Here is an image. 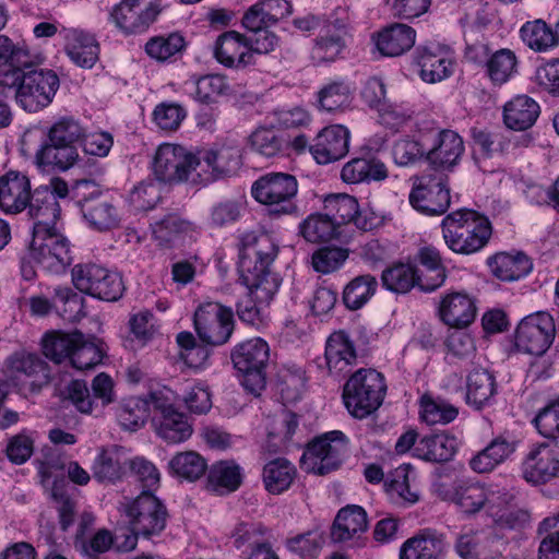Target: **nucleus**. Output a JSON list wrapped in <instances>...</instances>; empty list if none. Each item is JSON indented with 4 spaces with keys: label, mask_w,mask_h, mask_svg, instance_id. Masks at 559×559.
Returning <instances> with one entry per match:
<instances>
[{
    "label": "nucleus",
    "mask_w": 559,
    "mask_h": 559,
    "mask_svg": "<svg viewBox=\"0 0 559 559\" xmlns=\"http://www.w3.org/2000/svg\"><path fill=\"white\" fill-rule=\"evenodd\" d=\"M284 545L290 554L301 559H316L322 550L324 537L318 530H310L286 538Z\"/></svg>",
    "instance_id": "bf43d9fd"
},
{
    "label": "nucleus",
    "mask_w": 559,
    "mask_h": 559,
    "mask_svg": "<svg viewBox=\"0 0 559 559\" xmlns=\"http://www.w3.org/2000/svg\"><path fill=\"white\" fill-rule=\"evenodd\" d=\"M438 312L444 324L463 329L476 318V301L466 293L453 292L440 300Z\"/></svg>",
    "instance_id": "393cba45"
},
{
    "label": "nucleus",
    "mask_w": 559,
    "mask_h": 559,
    "mask_svg": "<svg viewBox=\"0 0 559 559\" xmlns=\"http://www.w3.org/2000/svg\"><path fill=\"white\" fill-rule=\"evenodd\" d=\"M152 236L159 246H169L182 234L194 229L193 223L178 213H168L151 225Z\"/></svg>",
    "instance_id": "3c124183"
},
{
    "label": "nucleus",
    "mask_w": 559,
    "mask_h": 559,
    "mask_svg": "<svg viewBox=\"0 0 559 559\" xmlns=\"http://www.w3.org/2000/svg\"><path fill=\"white\" fill-rule=\"evenodd\" d=\"M55 308L67 321L74 322L84 317V298L70 287L55 288Z\"/></svg>",
    "instance_id": "69168bd1"
},
{
    "label": "nucleus",
    "mask_w": 559,
    "mask_h": 559,
    "mask_svg": "<svg viewBox=\"0 0 559 559\" xmlns=\"http://www.w3.org/2000/svg\"><path fill=\"white\" fill-rule=\"evenodd\" d=\"M556 334L552 317L536 312L523 318L515 331V346L519 350L542 356L550 347Z\"/></svg>",
    "instance_id": "4468645a"
},
{
    "label": "nucleus",
    "mask_w": 559,
    "mask_h": 559,
    "mask_svg": "<svg viewBox=\"0 0 559 559\" xmlns=\"http://www.w3.org/2000/svg\"><path fill=\"white\" fill-rule=\"evenodd\" d=\"M193 326L204 345L221 346L227 343L234 331V313L218 302H204L193 314Z\"/></svg>",
    "instance_id": "9b49d317"
},
{
    "label": "nucleus",
    "mask_w": 559,
    "mask_h": 559,
    "mask_svg": "<svg viewBox=\"0 0 559 559\" xmlns=\"http://www.w3.org/2000/svg\"><path fill=\"white\" fill-rule=\"evenodd\" d=\"M318 100L320 107L326 111H344L350 107L353 92L343 81L331 82L320 90Z\"/></svg>",
    "instance_id": "052dcab7"
},
{
    "label": "nucleus",
    "mask_w": 559,
    "mask_h": 559,
    "mask_svg": "<svg viewBox=\"0 0 559 559\" xmlns=\"http://www.w3.org/2000/svg\"><path fill=\"white\" fill-rule=\"evenodd\" d=\"M466 402L477 409L488 404L496 394L495 377L485 369L472 371L467 377Z\"/></svg>",
    "instance_id": "09e8293b"
},
{
    "label": "nucleus",
    "mask_w": 559,
    "mask_h": 559,
    "mask_svg": "<svg viewBox=\"0 0 559 559\" xmlns=\"http://www.w3.org/2000/svg\"><path fill=\"white\" fill-rule=\"evenodd\" d=\"M540 108L535 99L527 95H518L503 107L504 124L515 131L533 127L539 117Z\"/></svg>",
    "instance_id": "2f4dec72"
},
{
    "label": "nucleus",
    "mask_w": 559,
    "mask_h": 559,
    "mask_svg": "<svg viewBox=\"0 0 559 559\" xmlns=\"http://www.w3.org/2000/svg\"><path fill=\"white\" fill-rule=\"evenodd\" d=\"M29 257L55 273L63 271L72 261L69 241L58 231L56 225L33 227Z\"/></svg>",
    "instance_id": "1a4fd4ad"
},
{
    "label": "nucleus",
    "mask_w": 559,
    "mask_h": 559,
    "mask_svg": "<svg viewBox=\"0 0 559 559\" xmlns=\"http://www.w3.org/2000/svg\"><path fill=\"white\" fill-rule=\"evenodd\" d=\"M385 394L384 376L376 369L361 368L345 382L342 399L353 417L364 419L382 405Z\"/></svg>",
    "instance_id": "20e7f679"
},
{
    "label": "nucleus",
    "mask_w": 559,
    "mask_h": 559,
    "mask_svg": "<svg viewBox=\"0 0 559 559\" xmlns=\"http://www.w3.org/2000/svg\"><path fill=\"white\" fill-rule=\"evenodd\" d=\"M377 278L370 274L353 278L343 290V302L349 310L360 309L376 293Z\"/></svg>",
    "instance_id": "13d9d810"
},
{
    "label": "nucleus",
    "mask_w": 559,
    "mask_h": 559,
    "mask_svg": "<svg viewBox=\"0 0 559 559\" xmlns=\"http://www.w3.org/2000/svg\"><path fill=\"white\" fill-rule=\"evenodd\" d=\"M214 58L226 68L243 69L254 63L246 43V35L236 31L221 34L213 48Z\"/></svg>",
    "instance_id": "b1692460"
},
{
    "label": "nucleus",
    "mask_w": 559,
    "mask_h": 559,
    "mask_svg": "<svg viewBox=\"0 0 559 559\" xmlns=\"http://www.w3.org/2000/svg\"><path fill=\"white\" fill-rule=\"evenodd\" d=\"M169 472L182 479L195 481L207 471V463L195 451L179 452L168 462Z\"/></svg>",
    "instance_id": "603ef678"
},
{
    "label": "nucleus",
    "mask_w": 559,
    "mask_h": 559,
    "mask_svg": "<svg viewBox=\"0 0 559 559\" xmlns=\"http://www.w3.org/2000/svg\"><path fill=\"white\" fill-rule=\"evenodd\" d=\"M348 440L340 430L330 431L311 441L300 463L307 473L326 475L338 469L347 454Z\"/></svg>",
    "instance_id": "6e6552de"
},
{
    "label": "nucleus",
    "mask_w": 559,
    "mask_h": 559,
    "mask_svg": "<svg viewBox=\"0 0 559 559\" xmlns=\"http://www.w3.org/2000/svg\"><path fill=\"white\" fill-rule=\"evenodd\" d=\"M298 234L307 242L321 243L336 238L338 230L329 214L312 213L299 224Z\"/></svg>",
    "instance_id": "a18cd8bd"
},
{
    "label": "nucleus",
    "mask_w": 559,
    "mask_h": 559,
    "mask_svg": "<svg viewBox=\"0 0 559 559\" xmlns=\"http://www.w3.org/2000/svg\"><path fill=\"white\" fill-rule=\"evenodd\" d=\"M150 416V404L146 400L130 396L123 399L117 407V417L124 430L140 429Z\"/></svg>",
    "instance_id": "6e6d98bb"
},
{
    "label": "nucleus",
    "mask_w": 559,
    "mask_h": 559,
    "mask_svg": "<svg viewBox=\"0 0 559 559\" xmlns=\"http://www.w3.org/2000/svg\"><path fill=\"white\" fill-rule=\"evenodd\" d=\"M381 281L388 290L406 294L415 286L420 289L421 278L414 265L400 262L386 267L382 272Z\"/></svg>",
    "instance_id": "49530a36"
},
{
    "label": "nucleus",
    "mask_w": 559,
    "mask_h": 559,
    "mask_svg": "<svg viewBox=\"0 0 559 559\" xmlns=\"http://www.w3.org/2000/svg\"><path fill=\"white\" fill-rule=\"evenodd\" d=\"M515 451V444L506 438H495L485 449L469 461L471 468L476 473H489L504 462Z\"/></svg>",
    "instance_id": "a19ab883"
},
{
    "label": "nucleus",
    "mask_w": 559,
    "mask_h": 559,
    "mask_svg": "<svg viewBox=\"0 0 559 559\" xmlns=\"http://www.w3.org/2000/svg\"><path fill=\"white\" fill-rule=\"evenodd\" d=\"M487 264L491 273L501 281H516L532 270V262L523 253L499 252L488 258Z\"/></svg>",
    "instance_id": "e433bc0d"
},
{
    "label": "nucleus",
    "mask_w": 559,
    "mask_h": 559,
    "mask_svg": "<svg viewBox=\"0 0 559 559\" xmlns=\"http://www.w3.org/2000/svg\"><path fill=\"white\" fill-rule=\"evenodd\" d=\"M416 41V31L403 23H392L376 36V47L382 56L399 57L411 50Z\"/></svg>",
    "instance_id": "cd10ccee"
},
{
    "label": "nucleus",
    "mask_w": 559,
    "mask_h": 559,
    "mask_svg": "<svg viewBox=\"0 0 559 559\" xmlns=\"http://www.w3.org/2000/svg\"><path fill=\"white\" fill-rule=\"evenodd\" d=\"M456 451L455 438L447 435L423 437L414 449L415 456L433 463L450 461Z\"/></svg>",
    "instance_id": "58836bf2"
},
{
    "label": "nucleus",
    "mask_w": 559,
    "mask_h": 559,
    "mask_svg": "<svg viewBox=\"0 0 559 559\" xmlns=\"http://www.w3.org/2000/svg\"><path fill=\"white\" fill-rule=\"evenodd\" d=\"M485 66L490 81L502 85L518 73L519 60L513 50L501 48L488 57Z\"/></svg>",
    "instance_id": "8fccbe9b"
},
{
    "label": "nucleus",
    "mask_w": 559,
    "mask_h": 559,
    "mask_svg": "<svg viewBox=\"0 0 559 559\" xmlns=\"http://www.w3.org/2000/svg\"><path fill=\"white\" fill-rule=\"evenodd\" d=\"M349 131L342 124H331L323 128L309 145V151L316 162L326 165L345 157L349 151Z\"/></svg>",
    "instance_id": "aec40b11"
},
{
    "label": "nucleus",
    "mask_w": 559,
    "mask_h": 559,
    "mask_svg": "<svg viewBox=\"0 0 559 559\" xmlns=\"http://www.w3.org/2000/svg\"><path fill=\"white\" fill-rule=\"evenodd\" d=\"M186 46L183 36L171 33L168 36H156L145 44V51L158 61H165L180 52Z\"/></svg>",
    "instance_id": "774afa93"
},
{
    "label": "nucleus",
    "mask_w": 559,
    "mask_h": 559,
    "mask_svg": "<svg viewBox=\"0 0 559 559\" xmlns=\"http://www.w3.org/2000/svg\"><path fill=\"white\" fill-rule=\"evenodd\" d=\"M84 136V127L73 117H60L47 130V141L79 144Z\"/></svg>",
    "instance_id": "338daca9"
},
{
    "label": "nucleus",
    "mask_w": 559,
    "mask_h": 559,
    "mask_svg": "<svg viewBox=\"0 0 559 559\" xmlns=\"http://www.w3.org/2000/svg\"><path fill=\"white\" fill-rule=\"evenodd\" d=\"M342 28H331L329 25L324 33H320L311 48V59L321 64L335 61L344 50L346 44Z\"/></svg>",
    "instance_id": "c03bdc74"
},
{
    "label": "nucleus",
    "mask_w": 559,
    "mask_h": 559,
    "mask_svg": "<svg viewBox=\"0 0 559 559\" xmlns=\"http://www.w3.org/2000/svg\"><path fill=\"white\" fill-rule=\"evenodd\" d=\"M64 50L79 67L91 69L99 58V44L96 38L82 31L70 29L64 35Z\"/></svg>",
    "instance_id": "7c9ffc66"
},
{
    "label": "nucleus",
    "mask_w": 559,
    "mask_h": 559,
    "mask_svg": "<svg viewBox=\"0 0 559 559\" xmlns=\"http://www.w3.org/2000/svg\"><path fill=\"white\" fill-rule=\"evenodd\" d=\"M153 173L157 180L165 183L188 181L198 171L197 154L181 145L160 144L153 158Z\"/></svg>",
    "instance_id": "f8f14e48"
},
{
    "label": "nucleus",
    "mask_w": 559,
    "mask_h": 559,
    "mask_svg": "<svg viewBox=\"0 0 559 559\" xmlns=\"http://www.w3.org/2000/svg\"><path fill=\"white\" fill-rule=\"evenodd\" d=\"M230 358L234 368L242 376L245 390L259 396L266 386V367L270 360V346L261 337H254L237 344Z\"/></svg>",
    "instance_id": "39448f33"
},
{
    "label": "nucleus",
    "mask_w": 559,
    "mask_h": 559,
    "mask_svg": "<svg viewBox=\"0 0 559 559\" xmlns=\"http://www.w3.org/2000/svg\"><path fill=\"white\" fill-rule=\"evenodd\" d=\"M443 554L442 536L425 533L405 540L400 548L399 559H442Z\"/></svg>",
    "instance_id": "f704fd0d"
},
{
    "label": "nucleus",
    "mask_w": 559,
    "mask_h": 559,
    "mask_svg": "<svg viewBox=\"0 0 559 559\" xmlns=\"http://www.w3.org/2000/svg\"><path fill=\"white\" fill-rule=\"evenodd\" d=\"M8 369L11 378L31 392L39 391L50 381L47 362L35 354H13L8 358Z\"/></svg>",
    "instance_id": "6ab92c4d"
},
{
    "label": "nucleus",
    "mask_w": 559,
    "mask_h": 559,
    "mask_svg": "<svg viewBox=\"0 0 559 559\" xmlns=\"http://www.w3.org/2000/svg\"><path fill=\"white\" fill-rule=\"evenodd\" d=\"M26 209L34 219L33 227H47L56 225L60 217V206L53 192L47 187H38L31 192Z\"/></svg>",
    "instance_id": "72a5a7b5"
},
{
    "label": "nucleus",
    "mask_w": 559,
    "mask_h": 559,
    "mask_svg": "<svg viewBox=\"0 0 559 559\" xmlns=\"http://www.w3.org/2000/svg\"><path fill=\"white\" fill-rule=\"evenodd\" d=\"M453 501L466 514H475L486 509L490 514H497L502 504L501 495L492 488L478 483H462L455 487Z\"/></svg>",
    "instance_id": "4be33fe9"
},
{
    "label": "nucleus",
    "mask_w": 559,
    "mask_h": 559,
    "mask_svg": "<svg viewBox=\"0 0 559 559\" xmlns=\"http://www.w3.org/2000/svg\"><path fill=\"white\" fill-rule=\"evenodd\" d=\"M416 62L420 68L421 80L430 84L447 79L453 71V63L449 58L426 48L418 50Z\"/></svg>",
    "instance_id": "de8ad7c7"
},
{
    "label": "nucleus",
    "mask_w": 559,
    "mask_h": 559,
    "mask_svg": "<svg viewBox=\"0 0 559 559\" xmlns=\"http://www.w3.org/2000/svg\"><path fill=\"white\" fill-rule=\"evenodd\" d=\"M413 474V468L407 464L396 467L384 481L386 492L396 495L407 503H416L419 500V491L412 485Z\"/></svg>",
    "instance_id": "4d7b16f0"
},
{
    "label": "nucleus",
    "mask_w": 559,
    "mask_h": 559,
    "mask_svg": "<svg viewBox=\"0 0 559 559\" xmlns=\"http://www.w3.org/2000/svg\"><path fill=\"white\" fill-rule=\"evenodd\" d=\"M306 373L297 366H285L277 374V389L284 401L293 403L301 397L306 386Z\"/></svg>",
    "instance_id": "680f3d73"
},
{
    "label": "nucleus",
    "mask_w": 559,
    "mask_h": 559,
    "mask_svg": "<svg viewBox=\"0 0 559 559\" xmlns=\"http://www.w3.org/2000/svg\"><path fill=\"white\" fill-rule=\"evenodd\" d=\"M31 195L29 179L17 171H8L0 177V207L11 214L24 211Z\"/></svg>",
    "instance_id": "bb28decb"
},
{
    "label": "nucleus",
    "mask_w": 559,
    "mask_h": 559,
    "mask_svg": "<svg viewBox=\"0 0 559 559\" xmlns=\"http://www.w3.org/2000/svg\"><path fill=\"white\" fill-rule=\"evenodd\" d=\"M445 245L454 253L473 254L489 241L492 227L485 215L469 209L449 213L441 223Z\"/></svg>",
    "instance_id": "7ed1b4c3"
},
{
    "label": "nucleus",
    "mask_w": 559,
    "mask_h": 559,
    "mask_svg": "<svg viewBox=\"0 0 559 559\" xmlns=\"http://www.w3.org/2000/svg\"><path fill=\"white\" fill-rule=\"evenodd\" d=\"M426 159L436 173L451 171L464 153V142L453 130H439L433 144L426 151Z\"/></svg>",
    "instance_id": "412c9836"
},
{
    "label": "nucleus",
    "mask_w": 559,
    "mask_h": 559,
    "mask_svg": "<svg viewBox=\"0 0 559 559\" xmlns=\"http://www.w3.org/2000/svg\"><path fill=\"white\" fill-rule=\"evenodd\" d=\"M162 12L158 0H121L110 12V20L126 35L144 33Z\"/></svg>",
    "instance_id": "2eb2a0df"
},
{
    "label": "nucleus",
    "mask_w": 559,
    "mask_h": 559,
    "mask_svg": "<svg viewBox=\"0 0 559 559\" xmlns=\"http://www.w3.org/2000/svg\"><path fill=\"white\" fill-rule=\"evenodd\" d=\"M368 527L366 510L357 504H347L337 511L330 528V538L335 544L362 547L366 544L365 534Z\"/></svg>",
    "instance_id": "f3484780"
},
{
    "label": "nucleus",
    "mask_w": 559,
    "mask_h": 559,
    "mask_svg": "<svg viewBox=\"0 0 559 559\" xmlns=\"http://www.w3.org/2000/svg\"><path fill=\"white\" fill-rule=\"evenodd\" d=\"M198 171L193 182L207 185L236 173L241 166L239 150L223 146L217 150H202L197 153Z\"/></svg>",
    "instance_id": "a211bd4d"
},
{
    "label": "nucleus",
    "mask_w": 559,
    "mask_h": 559,
    "mask_svg": "<svg viewBox=\"0 0 559 559\" xmlns=\"http://www.w3.org/2000/svg\"><path fill=\"white\" fill-rule=\"evenodd\" d=\"M503 546L500 538L474 531L460 534L455 542L456 554L462 559H501Z\"/></svg>",
    "instance_id": "a878e982"
},
{
    "label": "nucleus",
    "mask_w": 559,
    "mask_h": 559,
    "mask_svg": "<svg viewBox=\"0 0 559 559\" xmlns=\"http://www.w3.org/2000/svg\"><path fill=\"white\" fill-rule=\"evenodd\" d=\"M522 474L527 483L546 484L559 476V441L534 444L522 463Z\"/></svg>",
    "instance_id": "dca6fc26"
},
{
    "label": "nucleus",
    "mask_w": 559,
    "mask_h": 559,
    "mask_svg": "<svg viewBox=\"0 0 559 559\" xmlns=\"http://www.w3.org/2000/svg\"><path fill=\"white\" fill-rule=\"evenodd\" d=\"M84 218L97 230H107L118 225V214L115 206L100 192L79 201Z\"/></svg>",
    "instance_id": "473e14b6"
},
{
    "label": "nucleus",
    "mask_w": 559,
    "mask_h": 559,
    "mask_svg": "<svg viewBox=\"0 0 559 559\" xmlns=\"http://www.w3.org/2000/svg\"><path fill=\"white\" fill-rule=\"evenodd\" d=\"M58 88V75L52 70L35 67L28 55L25 66H19L15 71L4 74L0 94L11 93L21 108L37 112L52 102Z\"/></svg>",
    "instance_id": "f03ea898"
},
{
    "label": "nucleus",
    "mask_w": 559,
    "mask_h": 559,
    "mask_svg": "<svg viewBox=\"0 0 559 559\" xmlns=\"http://www.w3.org/2000/svg\"><path fill=\"white\" fill-rule=\"evenodd\" d=\"M520 36L523 43L536 52H546L556 47L554 29L540 19L524 23Z\"/></svg>",
    "instance_id": "864d4df0"
},
{
    "label": "nucleus",
    "mask_w": 559,
    "mask_h": 559,
    "mask_svg": "<svg viewBox=\"0 0 559 559\" xmlns=\"http://www.w3.org/2000/svg\"><path fill=\"white\" fill-rule=\"evenodd\" d=\"M341 177L347 183L381 181L388 178V169L377 158H354L343 166Z\"/></svg>",
    "instance_id": "79ce46f5"
},
{
    "label": "nucleus",
    "mask_w": 559,
    "mask_h": 559,
    "mask_svg": "<svg viewBox=\"0 0 559 559\" xmlns=\"http://www.w3.org/2000/svg\"><path fill=\"white\" fill-rule=\"evenodd\" d=\"M156 433L169 443H180L192 435V426L186 415L177 409L163 416H153Z\"/></svg>",
    "instance_id": "37998d69"
},
{
    "label": "nucleus",
    "mask_w": 559,
    "mask_h": 559,
    "mask_svg": "<svg viewBox=\"0 0 559 559\" xmlns=\"http://www.w3.org/2000/svg\"><path fill=\"white\" fill-rule=\"evenodd\" d=\"M324 359L328 373L332 377H341L350 371L356 364L357 353L346 332L337 331L328 337Z\"/></svg>",
    "instance_id": "5701e85b"
},
{
    "label": "nucleus",
    "mask_w": 559,
    "mask_h": 559,
    "mask_svg": "<svg viewBox=\"0 0 559 559\" xmlns=\"http://www.w3.org/2000/svg\"><path fill=\"white\" fill-rule=\"evenodd\" d=\"M82 341V333L51 332L43 340V353L50 360L60 364L64 359H71L74 346Z\"/></svg>",
    "instance_id": "5fc2aeb1"
},
{
    "label": "nucleus",
    "mask_w": 559,
    "mask_h": 559,
    "mask_svg": "<svg viewBox=\"0 0 559 559\" xmlns=\"http://www.w3.org/2000/svg\"><path fill=\"white\" fill-rule=\"evenodd\" d=\"M538 433L550 441L559 438V394L548 400L532 419Z\"/></svg>",
    "instance_id": "0e129e2a"
},
{
    "label": "nucleus",
    "mask_w": 559,
    "mask_h": 559,
    "mask_svg": "<svg viewBox=\"0 0 559 559\" xmlns=\"http://www.w3.org/2000/svg\"><path fill=\"white\" fill-rule=\"evenodd\" d=\"M298 192V181L287 173H269L255 180L251 188L252 197L277 215L297 212L294 201Z\"/></svg>",
    "instance_id": "0eeeda50"
},
{
    "label": "nucleus",
    "mask_w": 559,
    "mask_h": 559,
    "mask_svg": "<svg viewBox=\"0 0 559 559\" xmlns=\"http://www.w3.org/2000/svg\"><path fill=\"white\" fill-rule=\"evenodd\" d=\"M119 510L127 518L130 531L144 538L157 536L166 527L167 509L151 490H143L138 497L126 499Z\"/></svg>",
    "instance_id": "423d86ee"
},
{
    "label": "nucleus",
    "mask_w": 559,
    "mask_h": 559,
    "mask_svg": "<svg viewBox=\"0 0 559 559\" xmlns=\"http://www.w3.org/2000/svg\"><path fill=\"white\" fill-rule=\"evenodd\" d=\"M459 415V409L440 399H432L425 394L420 399V417L428 425H447Z\"/></svg>",
    "instance_id": "e2e57ef3"
},
{
    "label": "nucleus",
    "mask_w": 559,
    "mask_h": 559,
    "mask_svg": "<svg viewBox=\"0 0 559 559\" xmlns=\"http://www.w3.org/2000/svg\"><path fill=\"white\" fill-rule=\"evenodd\" d=\"M79 144L52 143L46 141L35 154V163L43 169H56L66 171L73 167L80 159Z\"/></svg>",
    "instance_id": "c756f323"
},
{
    "label": "nucleus",
    "mask_w": 559,
    "mask_h": 559,
    "mask_svg": "<svg viewBox=\"0 0 559 559\" xmlns=\"http://www.w3.org/2000/svg\"><path fill=\"white\" fill-rule=\"evenodd\" d=\"M72 282L81 293L105 301H116L124 292L118 273L95 263L76 264L72 269Z\"/></svg>",
    "instance_id": "9d476101"
},
{
    "label": "nucleus",
    "mask_w": 559,
    "mask_h": 559,
    "mask_svg": "<svg viewBox=\"0 0 559 559\" xmlns=\"http://www.w3.org/2000/svg\"><path fill=\"white\" fill-rule=\"evenodd\" d=\"M297 475L296 467L284 457L267 462L262 471V481L271 495H281L288 490Z\"/></svg>",
    "instance_id": "c9c22d12"
},
{
    "label": "nucleus",
    "mask_w": 559,
    "mask_h": 559,
    "mask_svg": "<svg viewBox=\"0 0 559 559\" xmlns=\"http://www.w3.org/2000/svg\"><path fill=\"white\" fill-rule=\"evenodd\" d=\"M277 247L267 234L245 233L241 237L239 281L261 302H270L278 289V281L270 273Z\"/></svg>",
    "instance_id": "f257e3e1"
},
{
    "label": "nucleus",
    "mask_w": 559,
    "mask_h": 559,
    "mask_svg": "<svg viewBox=\"0 0 559 559\" xmlns=\"http://www.w3.org/2000/svg\"><path fill=\"white\" fill-rule=\"evenodd\" d=\"M417 260L424 267L419 274L421 278L420 290L431 293L442 286L447 274L439 251L430 247L420 248Z\"/></svg>",
    "instance_id": "ea45409f"
},
{
    "label": "nucleus",
    "mask_w": 559,
    "mask_h": 559,
    "mask_svg": "<svg viewBox=\"0 0 559 559\" xmlns=\"http://www.w3.org/2000/svg\"><path fill=\"white\" fill-rule=\"evenodd\" d=\"M241 483V468L234 461H219L209 468L207 488L218 495L236 491Z\"/></svg>",
    "instance_id": "4c0bfd02"
},
{
    "label": "nucleus",
    "mask_w": 559,
    "mask_h": 559,
    "mask_svg": "<svg viewBox=\"0 0 559 559\" xmlns=\"http://www.w3.org/2000/svg\"><path fill=\"white\" fill-rule=\"evenodd\" d=\"M128 451L120 445L103 448L93 463V476L99 483L114 484L126 475Z\"/></svg>",
    "instance_id": "c85d7f7f"
},
{
    "label": "nucleus",
    "mask_w": 559,
    "mask_h": 559,
    "mask_svg": "<svg viewBox=\"0 0 559 559\" xmlns=\"http://www.w3.org/2000/svg\"><path fill=\"white\" fill-rule=\"evenodd\" d=\"M447 175L425 173L414 178L409 193V203L426 215H441L450 206V190L447 188Z\"/></svg>",
    "instance_id": "ddd939ff"
}]
</instances>
